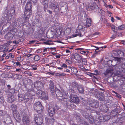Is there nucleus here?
<instances>
[{"label":"nucleus","instance_id":"1","mask_svg":"<svg viewBox=\"0 0 125 125\" xmlns=\"http://www.w3.org/2000/svg\"><path fill=\"white\" fill-rule=\"evenodd\" d=\"M28 114V111L26 110H23L21 113L23 125H30L29 117Z\"/></svg>","mask_w":125,"mask_h":125},{"label":"nucleus","instance_id":"2","mask_svg":"<svg viewBox=\"0 0 125 125\" xmlns=\"http://www.w3.org/2000/svg\"><path fill=\"white\" fill-rule=\"evenodd\" d=\"M17 106L15 104L11 105V109L12 111L13 116L16 121L20 123L21 121V119L18 111L17 110Z\"/></svg>","mask_w":125,"mask_h":125},{"label":"nucleus","instance_id":"3","mask_svg":"<svg viewBox=\"0 0 125 125\" xmlns=\"http://www.w3.org/2000/svg\"><path fill=\"white\" fill-rule=\"evenodd\" d=\"M62 103L64 106L70 109H75L76 108V105L69 99L66 97L63 99L62 101Z\"/></svg>","mask_w":125,"mask_h":125},{"label":"nucleus","instance_id":"4","mask_svg":"<svg viewBox=\"0 0 125 125\" xmlns=\"http://www.w3.org/2000/svg\"><path fill=\"white\" fill-rule=\"evenodd\" d=\"M55 93L57 98L61 102L64 98L66 97L68 94L67 92L62 90L61 91L57 88L56 89Z\"/></svg>","mask_w":125,"mask_h":125},{"label":"nucleus","instance_id":"5","mask_svg":"<svg viewBox=\"0 0 125 125\" xmlns=\"http://www.w3.org/2000/svg\"><path fill=\"white\" fill-rule=\"evenodd\" d=\"M124 62L120 65H116L115 68L116 69L115 73L116 75L121 74L122 73H125V59H123Z\"/></svg>","mask_w":125,"mask_h":125},{"label":"nucleus","instance_id":"6","mask_svg":"<svg viewBox=\"0 0 125 125\" xmlns=\"http://www.w3.org/2000/svg\"><path fill=\"white\" fill-rule=\"evenodd\" d=\"M88 7L87 8V11H91L94 10V11H96L99 8L98 6L96 5V3L92 1L88 5Z\"/></svg>","mask_w":125,"mask_h":125},{"label":"nucleus","instance_id":"7","mask_svg":"<svg viewBox=\"0 0 125 125\" xmlns=\"http://www.w3.org/2000/svg\"><path fill=\"white\" fill-rule=\"evenodd\" d=\"M87 103L91 107L94 108H97L99 106V103L98 102L94 99H88Z\"/></svg>","mask_w":125,"mask_h":125},{"label":"nucleus","instance_id":"8","mask_svg":"<svg viewBox=\"0 0 125 125\" xmlns=\"http://www.w3.org/2000/svg\"><path fill=\"white\" fill-rule=\"evenodd\" d=\"M33 107L34 110H35L38 113L39 111L41 110L42 111L43 109V107L42 104L39 101L34 103L33 104Z\"/></svg>","mask_w":125,"mask_h":125},{"label":"nucleus","instance_id":"9","mask_svg":"<svg viewBox=\"0 0 125 125\" xmlns=\"http://www.w3.org/2000/svg\"><path fill=\"white\" fill-rule=\"evenodd\" d=\"M49 8L53 10V12L55 13L56 14L59 13V9L57 5H56L54 3H51L49 5Z\"/></svg>","mask_w":125,"mask_h":125},{"label":"nucleus","instance_id":"10","mask_svg":"<svg viewBox=\"0 0 125 125\" xmlns=\"http://www.w3.org/2000/svg\"><path fill=\"white\" fill-rule=\"evenodd\" d=\"M97 117L98 118L99 120H100L102 122H105L109 120L111 116L109 115L100 114Z\"/></svg>","mask_w":125,"mask_h":125},{"label":"nucleus","instance_id":"11","mask_svg":"<svg viewBox=\"0 0 125 125\" xmlns=\"http://www.w3.org/2000/svg\"><path fill=\"white\" fill-rule=\"evenodd\" d=\"M24 99L25 102L29 104L31 102L32 98V96L30 93H27L25 94Z\"/></svg>","mask_w":125,"mask_h":125},{"label":"nucleus","instance_id":"12","mask_svg":"<svg viewBox=\"0 0 125 125\" xmlns=\"http://www.w3.org/2000/svg\"><path fill=\"white\" fill-rule=\"evenodd\" d=\"M35 121L37 125H41L43 122L42 117L41 115H36L34 118Z\"/></svg>","mask_w":125,"mask_h":125},{"label":"nucleus","instance_id":"13","mask_svg":"<svg viewBox=\"0 0 125 125\" xmlns=\"http://www.w3.org/2000/svg\"><path fill=\"white\" fill-rule=\"evenodd\" d=\"M5 115V116L7 117H4L5 119L3 123L4 125H9L12 122L11 118L8 115L6 114Z\"/></svg>","mask_w":125,"mask_h":125},{"label":"nucleus","instance_id":"14","mask_svg":"<svg viewBox=\"0 0 125 125\" xmlns=\"http://www.w3.org/2000/svg\"><path fill=\"white\" fill-rule=\"evenodd\" d=\"M55 34L60 38L63 37L65 36L64 32L62 31V27L59 28L57 29Z\"/></svg>","mask_w":125,"mask_h":125},{"label":"nucleus","instance_id":"15","mask_svg":"<svg viewBox=\"0 0 125 125\" xmlns=\"http://www.w3.org/2000/svg\"><path fill=\"white\" fill-rule=\"evenodd\" d=\"M32 14V10H25L24 18L25 20H29Z\"/></svg>","mask_w":125,"mask_h":125},{"label":"nucleus","instance_id":"16","mask_svg":"<svg viewBox=\"0 0 125 125\" xmlns=\"http://www.w3.org/2000/svg\"><path fill=\"white\" fill-rule=\"evenodd\" d=\"M76 33L73 35L74 37H76L78 36L79 37H82L84 34L85 31L82 30H77L75 31Z\"/></svg>","mask_w":125,"mask_h":125},{"label":"nucleus","instance_id":"17","mask_svg":"<svg viewBox=\"0 0 125 125\" xmlns=\"http://www.w3.org/2000/svg\"><path fill=\"white\" fill-rule=\"evenodd\" d=\"M55 107L53 106L49 107L48 111L49 115L50 117H52L54 115L55 113Z\"/></svg>","mask_w":125,"mask_h":125},{"label":"nucleus","instance_id":"18","mask_svg":"<svg viewBox=\"0 0 125 125\" xmlns=\"http://www.w3.org/2000/svg\"><path fill=\"white\" fill-rule=\"evenodd\" d=\"M34 86L38 89H42L43 87V84L41 81H37L34 83Z\"/></svg>","mask_w":125,"mask_h":125},{"label":"nucleus","instance_id":"19","mask_svg":"<svg viewBox=\"0 0 125 125\" xmlns=\"http://www.w3.org/2000/svg\"><path fill=\"white\" fill-rule=\"evenodd\" d=\"M14 32L12 31H10V32H8L6 35L4 36V38L6 39L11 40L14 36Z\"/></svg>","mask_w":125,"mask_h":125},{"label":"nucleus","instance_id":"20","mask_svg":"<svg viewBox=\"0 0 125 125\" xmlns=\"http://www.w3.org/2000/svg\"><path fill=\"white\" fill-rule=\"evenodd\" d=\"M125 81V79L123 78L122 76H121L120 79L117 80L116 82L117 85L120 86L122 85L123 84Z\"/></svg>","mask_w":125,"mask_h":125},{"label":"nucleus","instance_id":"21","mask_svg":"<svg viewBox=\"0 0 125 125\" xmlns=\"http://www.w3.org/2000/svg\"><path fill=\"white\" fill-rule=\"evenodd\" d=\"M11 24V23L10 22H9L7 23L6 24L3 26L2 30H5L6 31H7L9 30L11 31V29L10 28Z\"/></svg>","mask_w":125,"mask_h":125},{"label":"nucleus","instance_id":"22","mask_svg":"<svg viewBox=\"0 0 125 125\" xmlns=\"http://www.w3.org/2000/svg\"><path fill=\"white\" fill-rule=\"evenodd\" d=\"M49 89L50 90V92L52 93L54 92L55 90L53 82L51 80L50 81Z\"/></svg>","mask_w":125,"mask_h":125},{"label":"nucleus","instance_id":"23","mask_svg":"<svg viewBox=\"0 0 125 125\" xmlns=\"http://www.w3.org/2000/svg\"><path fill=\"white\" fill-rule=\"evenodd\" d=\"M49 0H41V2L44 6V10L46 12L47 8H48V3Z\"/></svg>","mask_w":125,"mask_h":125},{"label":"nucleus","instance_id":"24","mask_svg":"<svg viewBox=\"0 0 125 125\" xmlns=\"http://www.w3.org/2000/svg\"><path fill=\"white\" fill-rule=\"evenodd\" d=\"M16 100V98L13 95H11L8 98L7 101L9 103H11L12 102H13Z\"/></svg>","mask_w":125,"mask_h":125},{"label":"nucleus","instance_id":"25","mask_svg":"<svg viewBox=\"0 0 125 125\" xmlns=\"http://www.w3.org/2000/svg\"><path fill=\"white\" fill-rule=\"evenodd\" d=\"M71 57L74 59L76 60H82V57L80 56L77 53H75L74 54H72Z\"/></svg>","mask_w":125,"mask_h":125},{"label":"nucleus","instance_id":"26","mask_svg":"<svg viewBox=\"0 0 125 125\" xmlns=\"http://www.w3.org/2000/svg\"><path fill=\"white\" fill-rule=\"evenodd\" d=\"M8 48H7V46L4 44L0 46V52H5L9 51Z\"/></svg>","mask_w":125,"mask_h":125},{"label":"nucleus","instance_id":"27","mask_svg":"<svg viewBox=\"0 0 125 125\" xmlns=\"http://www.w3.org/2000/svg\"><path fill=\"white\" fill-rule=\"evenodd\" d=\"M98 99L101 101H104V94L103 93H100L97 95Z\"/></svg>","mask_w":125,"mask_h":125},{"label":"nucleus","instance_id":"28","mask_svg":"<svg viewBox=\"0 0 125 125\" xmlns=\"http://www.w3.org/2000/svg\"><path fill=\"white\" fill-rule=\"evenodd\" d=\"M92 20L89 18H87L86 22V24L85 25L84 28H88L91 25Z\"/></svg>","mask_w":125,"mask_h":125},{"label":"nucleus","instance_id":"29","mask_svg":"<svg viewBox=\"0 0 125 125\" xmlns=\"http://www.w3.org/2000/svg\"><path fill=\"white\" fill-rule=\"evenodd\" d=\"M32 7L31 3L29 2H27L25 6V10H31Z\"/></svg>","mask_w":125,"mask_h":125},{"label":"nucleus","instance_id":"30","mask_svg":"<svg viewBox=\"0 0 125 125\" xmlns=\"http://www.w3.org/2000/svg\"><path fill=\"white\" fill-rule=\"evenodd\" d=\"M78 71L76 68L73 67H71V75L75 74L78 72Z\"/></svg>","mask_w":125,"mask_h":125},{"label":"nucleus","instance_id":"31","mask_svg":"<svg viewBox=\"0 0 125 125\" xmlns=\"http://www.w3.org/2000/svg\"><path fill=\"white\" fill-rule=\"evenodd\" d=\"M45 120L46 123L51 124L55 121V120L53 118H49L47 117H45Z\"/></svg>","mask_w":125,"mask_h":125},{"label":"nucleus","instance_id":"32","mask_svg":"<svg viewBox=\"0 0 125 125\" xmlns=\"http://www.w3.org/2000/svg\"><path fill=\"white\" fill-rule=\"evenodd\" d=\"M71 100L73 102V103H78L79 102V99L78 97L75 96L72 97Z\"/></svg>","mask_w":125,"mask_h":125},{"label":"nucleus","instance_id":"33","mask_svg":"<svg viewBox=\"0 0 125 125\" xmlns=\"http://www.w3.org/2000/svg\"><path fill=\"white\" fill-rule=\"evenodd\" d=\"M71 29L70 27H66L65 30L64 31L65 35V33L67 35H69L71 32Z\"/></svg>","mask_w":125,"mask_h":125},{"label":"nucleus","instance_id":"34","mask_svg":"<svg viewBox=\"0 0 125 125\" xmlns=\"http://www.w3.org/2000/svg\"><path fill=\"white\" fill-rule=\"evenodd\" d=\"M42 97H41L40 99L43 100H47L48 99V97L47 95V94L45 93L44 92H43V93H42Z\"/></svg>","mask_w":125,"mask_h":125},{"label":"nucleus","instance_id":"35","mask_svg":"<svg viewBox=\"0 0 125 125\" xmlns=\"http://www.w3.org/2000/svg\"><path fill=\"white\" fill-rule=\"evenodd\" d=\"M43 92L41 90L39 89L36 91V95L38 98H40L41 97H42V94Z\"/></svg>","mask_w":125,"mask_h":125},{"label":"nucleus","instance_id":"36","mask_svg":"<svg viewBox=\"0 0 125 125\" xmlns=\"http://www.w3.org/2000/svg\"><path fill=\"white\" fill-rule=\"evenodd\" d=\"M10 14L12 17L14 15L15 12V9L14 7H11L10 9Z\"/></svg>","mask_w":125,"mask_h":125},{"label":"nucleus","instance_id":"37","mask_svg":"<svg viewBox=\"0 0 125 125\" xmlns=\"http://www.w3.org/2000/svg\"><path fill=\"white\" fill-rule=\"evenodd\" d=\"M77 89L79 93H84V90L83 87L81 86H79L77 87Z\"/></svg>","mask_w":125,"mask_h":125},{"label":"nucleus","instance_id":"38","mask_svg":"<svg viewBox=\"0 0 125 125\" xmlns=\"http://www.w3.org/2000/svg\"><path fill=\"white\" fill-rule=\"evenodd\" d=\"M44 43L47 45H51L53 44V41L51 40H47L44 42Z\"/></svg>","mask_w":125,"mask_h":125},{"label":"nucleus","instance_id":"39","mask_svg":"<svg viewBox=\"0 0 125 125\" xmlns=\"http://www.w3.org/2000/svg\"><path fill=\"white\" fill-rule=\"evenodd\" d=\"M56 75L59 77H64L66 75V74L61 73H56Z\"/></svg>","mask_w":125,"mask_h":125},{"label":"nucleus","instance_id":"40","mask_svg":"<svg viewBox=\"0 0 125 125\" xmlns=\"http://www.w3.org/2000/svg\"><path fill=\"white\" fill-rule=\"evenodd\" d=\"M40 57L38 55H35L33 57V59L35 62H37L40 59Z\"/></svg>","mask_w":125,"mask_h":125},{"label":"nucleus","instance_id":"41","mask_svg":"<svg viewBox=\"0 0 125 125\" xmlns=\"http://www.w3.org/2000/svg\"><path fill=\"white\" fill-rule=\"evenodd\" d=\"M78 66L80 70L83 71H84L85 70L86 71L87 70L86 69H85V68L82 65H79Z\"/></svg>","mask_w":125,"mask_h":125},{"label":"nucleus","instance_id":"42","mask_svg":"<svg viewBox=\"0 0 125 125\" xmlns=\"http://www.w3.org/2000/svg\"><path fill=\"white\" fill-rule=\"evenodd\" d=\"M97 120L95 121L94 122V124L95 125H101V122L100 120H99L98 118H97Z\"/></svg>","mask_w":125,"mask_h":125},{"label":"nucleus","instance_id":"43","mask_svg":"<svg viewBox=\"0 0 125 125\" xmlns=\"http://www.w3.org/2000/svg\"><path fill=\"white\" fill-rule=\"evenodd\" d=\"M71 66H68L67 68L65 69L64 70L63 72H66V73H70Z\"/></svg>","mask_w":125,"mask_h":125},{"label":"nucleus","instance_id":"44","mask_svg":"<svg viewBox=\"0 0 125 125\" xmlns=\"http://www.w3.org/2000/svg\"><path fill=\"white\" fill-rule=\"evenodd\" d=\"M111 74V71L107 69L104 73V74L105 76H107L109 74Z\"/></svg>","mask_w":125,"mask_h":125},{"label":"nucleus","instance_id":"45","mask_svg":"<svg viewBox=\"0 0 125 125\" xmlns=\"http://www.w3.org/2000/svg\"><path fill=\"white\" fill-rule=\"evenodd\" d=\"M46 36L48 38H51L53 37V35L51 33L49 32L46 33Z\"/></svg>","mask_w":125,"mask_h":125},{"label":"nucleus","instance_id":"46","mask_svg":"<svg viewBox=\"0 0 125 125\" xmlns=\"http://www.w3.org/2000/svg\"><path fill=\"white\" fill-rule=\"evenodd\" d=\"M79 52L81 54H84L85 55H87L89 53L88 51H84V50L80 51Z\"/></svg>","mask_w":125,"mask_h":125},{"label":"nucleus","instance_id":"47","mask_svg":"<svg viewBox=\"0 0 125 125\" xmlns=\"http://www.w3.org/2000/svg\"><path fill=\"white\" fill-rule=\"evenodd\" d=\"M14 75L16 76V79L18 80L20 79L22 77V76L20 74H16Z\"/></svg>","mask_w":125,"mask_h":125},{"label":"nucleus","instance_id":"48","mask_svg":"<svg viewBox=\"0 0 125 125\" xmlns=\"http://www.w3.org/2000/svg\"><path fill=\"white\" fill-rule=\"evenodd\" d=\"M83 116L86 118H87L89 116V115L86 112H84L83 113Z\"/></svg>","mask_w":125,"mask_h":125},{"label":"nucleus","instance_id":"49","mask_svg":"<svg viewBox=\"0 0 125 125\" xmlns=\"http://www.w3.org/2000/svg\"><path fill=\"white\" fill-rule=\"evenodd\" d=\"M89 121L90 124H93L94 122V119L93 117H90L89 118Z\"/></svg>","mask_w":125,"mask_h":125},{"label":"nucleus","instance_id":"50","mask_svg":"<svg viewBox=\"0 0 125 125\" xmlns=\"http://www.w3.org/2000/svg\"><path fill=\"white\" fill-rule=\"evenodd\" d=\"M118 29L119 30H123L125 29V25H123L118 26Z\"/></svg>","mask_w":125,"mask_h":125},{"label":"nucleus","instance_id":"51","mask_svg":"<svg viewBox=\"0 0 125 125\" xmlns=\"http://www.w3.org/2000/svg\"><path fill=\"white\" fill-rule=\"evenodd\" d=\"M23 41V39H19L18 40V41H13V42L14 43L18 44L19 43V42H21Z\"/></svg>","mask_w":125,"mask_h":125},{"label":"nucleus","instance_id":"52","mask_svg":"<svg viewBox=\"0 0 125 125\" xmlns=\"http://www.w3.org/2000/svg\"><path fill=\"white\" fill-rule=\"evenodd\" d=\"M12 42H11V41H10L9 42H7L5 44V45H6L7 46V47H9L10 46H11V43Z\"/></svg>","mask_w":125,"mask_h":125},{"label":"nucleus","instance_id":"53","mask_svg":"<svg viewBox=\"0 0 125 125\" xmlns=\"http://www.w3.org/2000/svg\"><path fill=\"white\" fill-rule=\"evenodd\" d=\"M94 72L95 73H93V74L95 75H99L100 74V71L98 70H95L94 71Z\"/></svg>","mask_w":125,"mask_h":125},{"label":"nucleus","instance_id":"54","mask_svg":"<svg viewBox=\"0 0 125 125\" xmlns=\"http://www.w3.org/2000/svg\"><path fill=\"white\" fill-rule=\"evenodd\" d=\"M4 101V98L3 97H0V104H2L3 103Z\"/></svg>","mask_w":125,"mask_h":125},{"label":"nucleus","instance_id":"55","mask_svg":"<svg viewBox=\"0 0 125 125\" xmlns=\"http://www.w3.org/2000/svg\"><path fill=\"white\" fill-rule=\"evenodd\" d=\"M31 67L32 68V69L34 70H36L37 69V65H33L31 66Z\"/></svg>","mask_w":125,"mask_h":125},{"label":"nucleus","instance_id":"56","mask_svg":"<svg viewBox=\"0 0 125 125\" xmlns=\"http://www.w3.org/2000/svg\"><path fill=\"white\" fill-rule=\"evenodd\" d=\"M14 65L15 66H18L19 67H20L21 66V64L20 62L18 61L14 63Z\"/></svg>","mask_w":125,"mask_h":125},{"label":"nucleus","instance_id":"57","mask_svg":"<svg viewBox=\"0 0 125 125\" xmlns=\"http://www.w3.org/2000/svg\"><path fill=\"white\" fill-rule=\"evenodd\" d=\"M50 64L51 67H55V66L56 63L55 62L53 61L52 62H51Z\"/></svg>","mask_w":125,"mask_h":125},{"label":"nucleus","instance_id":"58","mask_svg":"<svg viewBox=\"0 0 125 125\" xmlns=\"http://www.w3.org/2000/svg\"><path fill=\"white\" fill-rule=\"evenodd\" d=\"M53 49L52 48V47H51L50 48H44L43 50V51L44 52H47L48 51H49V50L50 49Z\"/></svg>","mask_w":125,"mask_h":125},{"label":"nucleus","instance_id":"59","mask_svg":"<svg viewBox=\"0 0 125 125\" xmlns=\"http://www.w3.org/2000/svg\"><path fill=\"white\" fill-rule=\"evenodd\" d=\"M0 83H1L2 85H5L6 83V82L5 80H1L0 81Z\"/></svg>","mask_w":125,"mask_h":125},{"label":"nucleus","instance_id":"60","mask_svg":"<svg viewBox=\"0 0 125 125\" xmlns=\"http://www.w3.org/2000/svg\"><path fill=\"white\" fill-rule=\"evenodd\" d=\"M110 26L111 27V29L114 32H115V26L114 24L111 25Z\"/></svg>","mask_w":125,"mask_h":125},{"label":"nucleus","instance_id":"61","mask_svg":"<svg viewBox=\"0 0 125 125\" xmlns=\"http://www.w3.org/2000/svg\"><path fill=\"white\" fill-rule=\"evenodd\" d=\"M6 114H5L4 113V112L2 110H0V116H5V115Z\"/></svg>","mask_w":125,"mask_h":125},{"label":"nucleus","instance_id":"62","mask_svg":"<svg viewBox=\"0 0 125 125\" xmlns=\"http://www.w3.org/2000/svg\"><path fill=\"white\" fill-rule=\"evenodd\" d=\"M103 110L104 112H106L108 110V108L106 106H105V107H104V108Z\"/></svg>","mask_w":125,"mask_h":125},{"label":"nucleus","instance_id":"63","mask_svg":"<svg viewBox=\"0 0 125 125\" xmlns=\"http://www.w3.org/2000/svg\"><path fill=\"white\" fill-rule=\"evenodd\" d=\"M7 31H6L5 30H2V29L1 30L0 34L1 35H3L5 34Z\"/></svg>","mask_w":125,"mask_h":125},{"label":"nucleus","instance_id":"64","mask_svg":"<svg viewBox=\"0 0 125 125\" xmlns=\"http://www.w3.org/2000/svg\"><path fill=\"white\" fill-rule=\"evenodd\" d=\"M9 91L10 93L13 94L15 92V90L14 88H12Z\"/></svg>","mask_w":125,"mask_h":125}]
</instances>
